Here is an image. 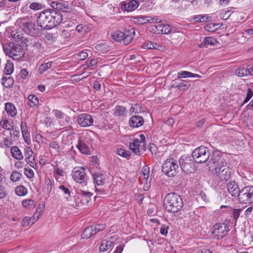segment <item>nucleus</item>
<instances>
[{
    "mask_svg": "<svg viewBox=\"0 0 253 253\" xmlns=\"http://www.w3.org/2000/svg\"><path fill=\"white\" fill-rule=\"evenodd\" d=\"M164 206L168 211L175 213L181 209L183 203L179 195L175 193H170L166 196Z\"/></svg>",
    "mask_w": 253,
    "mask_h": 253,
    "instance_id": "nucleus-1",
    "label": "nucleus"
},
{
    "mask_svg": "<svg viewBox=\"0 0 253 253\" xmlns=\"http://www.w3.org/2000/svg\"><path fill=\"white\" fill-rule=\"evenodd\" d=\"M214 171L216 176L222 181H227L231 177V169L225 161H221L217 164Z\"/></svg>",
    "mask_w": 253,
    "mask_h": 253,
    "instance_id": "nucleus-2",
    "label": "nucleus"
},
{
    "mask_svg": "<svg viewBox=\"0 0 253 253\" xmlns=\"http://www.w3.org/2000/svg\"><path fill=\"white\" fill-rule=\"evenodd\" d=\"M135 30L132 28L125 30L124 32L117 31L115 32L112 36L113 39L118 42H123L124 44H129L134 37Z\"/></svg>",
    "mask_w": 253,
    "mask_h": 253,
    "instance_id": "nucleus-3",
    "label": "nucleus"
},
{
    "mask_svg": "<svg viewBox=\"0 0 253 253\" xmlns=\"http://www.w3.org/2000/svg\"><path fill=\"white\" fill-rule=\"evenodd\" d=\"M139 138H135L133 141L129 143V148L133 153L140 155V151H145L146 149V141L144 134L139 135Z\"/></svg>",
    "mask_w": 253,
    "mask_h": 253,
    "instance_id": "nucleus-4",
    "label": "nucleus"
},
{
    "mask_svg": "<svg viewBox=\"0 0 253 253\" xmlns=\"http://www.w3.org/2000/svg\"><path fill=\"white\" fill-rule=\"evenodd\" d=\"M211 153L209 149L201 146L195 149L192 152V157L197 163H204L209 159Z\"/></svg>",
    "mask_w": 253,
    "mask_h": 253,
    "instance_id": "nucleus-5",
    "label": "nucleus"
},
{
    "mask_svg": "<svg viewBox=\"0 0 253 253\" xmlns=\"http://www.w3.org/2000/svg\"><path fill=\"white\" fill-rule=\"evenodd\" d=\"M18 22L20 24V26L24 31L33 37H36L39 33V29L36 28L35 24L28 17L19 19Z\"/></svg>",
    "mask_w": 253,
    "mask_h": 253,
    "instance_id": "nucleus-6",
    "label": "nucleus"
},
{
    "mask_svg": "<svg viewBox=\"0 0 253 253\" xmlns=\"http://www.w3.org/2000/svg\"><path fill=\"white\" fill-rule=\"evenodd\" d=\"M178 169V164L173 159L166 160L162 166V171L169 177L175 176Z\"/></svg>",
    "mask_w": 253,
    "mask_h": 253,
    "instance_id": "nucleus-7",
    "label": "nucleus"
},
{
    "mask_svg": "<svg viewBox=\"0 0 253 253\" xmlns=\"http://www.w3.org/2000/svg\"><path fill=\"white\" fill-rule=\"evenodd\" d=\"M238 197L241 203L247 204L253 203V186L242 188L240 190Z\"/></svg>",
    "mask_w": 253,
    "mask_h": 253,
    "instance_id": "nucleus-8",
    "label": "nucleus"
},
{
    "mask_svg": "<svg viewBox=\"0 0 253 253\" xmlns=\"http://www.w3.org/2000/svg\"><path fill=\"white\" fill-rule=\"evenodd\" d=\"M92 194L89 192L81 190L74 196L75 204L72 205L74 207H80L87 204L90 200Z\"/></svg>",
    "mask_w": 253,
    "mask_h": 253,
    "instance_id": "nucleus-9",
    "label": "nucleus"
},
{
    "mask_svg": "<svg viewBox=\"0 0 253 253\" xmlns=\"http://www.w3.org/2000/svg\"><path fill=\"white\" fill-rule=\"evenodd\" d=\"M50 15L49 9L40 12L37 19L38 25L44 29H51L52 26H50V23L52 17Z\"/></svg>",
    "mask_w": 253,
    "mask_h": 253,
    "instance_id": "nucleus-10",
    "label": "nucleus"
},
{
    "mask_svg": "<svg viewBox=\"0 0 253 253\" xmlns=\"http://www.w3.org/2000/svg\"><path fill=\"white\" fill-rule=\"evenodd\" d=\"M5 53L14 60H19L24 55L23 49L19 44L12 43L9 48L5 49Z\"/></svg>",
    "mask_w": 253,
    "mask_h": 253,
    "instance_id": "nucleus-11",
    "label": "nucleus"
},
{
    "mask_svg": "<svg viewBox=\"0 0 253 253\" xmlns=\"http://www.w3.org/2000/svg\"><path fill=\"white\" fill-rule=\"evenodd\" d=\"M86 169L83 167H77L74 168L72 176L74 180L79 183H86L87 180Z\"/></svg>",
    "mask_w": 253,
    "mask_h": 253,
    "instance_id": "nucleus-12",
    "label": "nucleus"
},
{
    "mask_svg": "<svg viewBox=\"0 0 253 253\" xmlns=\"http://www.w3.org/2000/svg\"><path fill=\"white\" fill-rule=\"evenodd\" d=\"M229 231L228 226L224 223H216L213 227L211 232L213 237L216 239L224 238Z\"/></svg>",
    "mask_w": 253,
    "mask_h": 253,
    "instance_id": "nucleus-13",
    "label": "nucleus"
},
{
    "mask_svg": "<svg viewBox=\"0 0 253 253\" xmlns=\"http://www.w3.org/2000/svg\"><path fill=\"white\" fill-rule=\"evenodd\" d=\"M77 122L82 127H88L92 125L93 119L88 114H81L78 116Z\"/></svg>",
    "mask_w": 253,
    "mask_h": 253,
    "instance_id": "nucleus-14",
    "label": "nucleus"
},
{
    "mask_svg": "<svg viewBox=\"0 0 253 253\" xmlns=\"http://www.w3.org/2000/svg\"><path fill=\"white\" fill-rule=\"evenodd\" d=\"M139 3L136 0H127L121 2V8L126 11H132L135 10L139 6Z\"/></svg>",
    "mask_w": 253,
    "mask_h": 253,
    "instance_id": "nucleus-15",
    "label": "nucleus"
},
{
    "mask_svg": "<svg viewBox=\"0 0 253 253\" xmlns=\"http://www.w3.org/2000/svg\"><path fill=\"white\" fill-rule=\"evenodd\" d=\"M179 165L183 171L187 173L191 172L192 162L189 157L184 156H181L179 159Z\"/></svg>",
    "mask_w": 253,
    "mask_h": 253,
    "instance_id": "nucleus-16",
    "label": "nucleus"
},
{
    "mask_svg": "<svg viewBox=\"0 0 253 253\" xmlns=\"http://www.w3.org/2000/svg\"><path fill=\"white\" fill-rule=\"evenodd\" d=\"M51 19L50 22V26L52 28L58 25L63 20L62 15L61 13L54 9H49Z\"/></svg>",
    "mask_w": 253,
    "mask_h": 253,
    "instance_id": "nucleus-17",
    "label": "nucleus"
},
{
    "mask_svg": "<svg viewBox=\"0 0 253 253\" xmlns=\"http://www.w3.org/2000/svg\"><path fill=\"white\" fill-rule=\"evenodd\" d=\"M25 161L32 168L36 166L35 156L32 149L30 147H26L25 149Z\"/></svg>",
    "mask_w": 253,
    "mask_h": 253,
    "instance_id": "nucleus-18",
    "label": "nucleus"
},
{
    "mask_svg": "<svg viewBox=\"0 0 253 253\" xmlns=\"http://www.w3.org/2000/svg\"><path fill=\"white\" fill-rule=\"evenodd\" d=\"M144 124L143 118L138 115H134L130 118L129 120V124L131 127H139L142 126Z\"/></svg>",
    "mask_w": 253,
    "mask_h": 253,
    "instance_id": "nucleus-19",
    "label": "nucleus"
},
{
    "mask_svg": "<svg viewBox=\"0 0 253 253\" xmlns=\"http://www.w3.org/2000/svg\"><path fill=\"white\" fill-rule=\"evenodd\" d=\"M135 22L138 24H144L147 23H152L154 20L156 21L159 20L158 17H153L146 16H138L134 18Z\"/></svg>",
    "mask_w": 253,
    "mask_h": 253,
    "instance_id": "nucleus-20",
    "label": "nucleus"
},
{
    "mask_svg": "<svg viewBox=\"0 0 253 253\" xmlns=\"http://www.w3.org/2000/svg\"><path fill=\"white\" fill-rule=\"evenodd\" d=\"M227 189L232 196H238L240 189L238 185L235 181H230L227 184Z\"/></svg>",
    "mask_w": 253,
    "mask_h": 253,
    "instance_id": "nucleus-21",
    "label": "nucleus"
},
{
    "mask_svg": "<svg viewBox=\"0 0 253 253\" xmlns=\"http://www.w3.org/2000/svg\"><path fill=\"white\" fill-rule=\"evenodd\" d=\"M50 6L54 10L56 9L62 12H67L69 8V5L67 3H63L57 1L51 2Z\"/></svg>",
    "mask_w": 253,
    "mask_h": 253,
    "instance_id": "nucleus-22",
    "label": "nucleus"
},
{
    "mask_svg": "<svg viewBox=\"0 0 253 253\" xmlns=\"http://www.w3.org/2000/svg\"><path fill=\"white\" fill-rule=\"evenodd\" d=\"M117 239L115 237L112 236L108 240H103L99 247L100 252H105L108 250Z\"/></svg>",
    "mask_w": 253,
    "mask_h": 253,
    "instance_id": "nucleus-23",
    "label": "nucleus"
},
{
    "mask_svg": "<svg viewBox=\"0 0 253 253\" xmlns=\"http://www.w3.org/2000/svg\"><path fill=\"white\" fill-rule=\"evenodd\" d=\"M54 115L56 119L60 120L59 123L61 124L62 120H65L66 123H68L70 121V117L66 115L64 113L58 110H54L53 111Z\"/></svg>",
    "mask_w": 253,
    "mask_h": 253,
    "instance_id": "nucleus-24",
    "label": "nucleus"
},
{
    "mask_svg": "<svg viewBox=\"0 0 253 253\" xmlns=\"http://www.w3.org/2000/svg\"><path fill=\"white\" fill-rule=\"evenodd\" d=\"M5 110L8 115L11 117H14L17 114V109L12 103L6 102L5 104Z\"/></svg>",
    "mask_w": 253,
    "mask_h": 253,
    "instance_id": "nucleus-25",
    "label": "nucleus"
},
{
    "mask_svg": "<svg viewBox=\"0 0 253 253\" xmlns=\"http://www.w3.org/2000/svg\"><path fill=\"white\" fill-rule=\"evenodd\" d=\"M10 153L12 157L16 160H21L23 159V155L19 148L16 146H13L10 148Z\"/></svg>",
    "mask_w": 253,
    "mask_h": 253,
    "instance_id": "nucleus-26",
    "label": "nucleus"
},
{
    "mask_svg": "<svg viewBox=\"0 0 253 253\" xmlns=\"http://www.w3.org/2000/svg\"><path fill=\"white\" fill-rule=\"evenodd\" d=\"M77 147L82 154H88L89 153L88 147L84 141L82 140L80 138L78 140Z\"/></svg>",
    "mask_w": 253,
    "mask_h": 253,
    "instance_id": "nucleus-27",
    "label": "nucleus"
},
{
    "mask_svg": "<svg viewBox=\"0 0 253 253\" xmlns=\"http://www.w3.org/2000/svg\"><path fill=\"white\" fill-rule=\"evenodd\" d=\"M1 84L6 88L11 87L14 84L13 79L9 76H3L1 79Z\"/></svg>",
    "mask_w": 253,
    "mask_h": 253,
    "instance_id": "nucleus-28",
    "label": "nucleus"
},
{
    "mask_svg": "<svg viewBox=\"0 0 253 253\" xmlns=\"http://www.w3.org/2000/svg\"><path fill=\"white\" fill-rule=\"evenodd\" d=\"M222 161H225L224 159L221 158V154L218 151H213L211 155V161L213 164H218V163Z\"/></svg>",
    "mask_w": 253,
    "mask_h": 253,
    "instance_id": "nucleus-29",
    "label": "nucleus"
},
{
    "mask_svg": "<svg viewBox=\"0 0 253 253\" xmlns=\"http://www.w3.org/2000/svg\"><path fill=\"white\" fill-rule=\"evenodd\" d=\"M217 43V41L215 38L211 37H206L204 39L203 42L199 45V46L200 47H203L206 45H213L216 44Z\"/></svg>",
    "mask_w": 253,
    "mask_h": 253,
    "instance_id": "nucleus-30",
    "label": "nucleus"
},
{
    "mask_svg": "<svg viewBox=\"0 0 253 253\" xmlns=\"http://www.w3.org/2000/svg\"><path fill=\"white\" fill-rule=\"evenodd\" d=\"M250 71L248 68V66L246 67H242L238 68L235 71V74L237 76L240 77L249 76Z\"/></svg>",
    "mask_w": 253,
    "mask_h": 253,
    "instance_id": "nucleus-31",
    "label": "nucleus"
},
{
    "mask_svg": "<svg viewBox=\"0 0 253 253\" xmlns=\"http://www.w3.org/2000/svg\"><path fill=\"white\" fill-rule=\"evenodd\" d=\"M94 183L97 186L102 184L104 180V175L99 172H95L92 174Z\"/></svg>",
    "mask_w": 253,
    "mask_h": 253,
    "instance_id": "nucleus-32",
    "label": "nucleus"
},
{
    "mask_svg": "<svg viewBox=\"0 0 253 253\" xmlns=\"http://www.w3.org/2000/svg\"><path fill=\"white\" fill-rule=\"evenodd\" d=\"M126 112V109L125 107L122 106H116L114 111L113 114L116 117H124Z\"/></svg>",
    "mask_w": 253,
    "mask_h": 253,
    "instance_id": "nucleus-33",
    "label": "nucleus"
},
{
    "mask_svg": "<svg viewBox=\"0 0 253 253\" xmlns=\"http://www.w3.org/2000/svg\"><path fill=\"white\" fill-rule=\"evenodd\" d=\"M150 168L145 166L142 169L141 176L139 177L140 179H143L146 182H147L149 177Z\"/></svg>",
    "mask_w": 253,
    "mask_h": 253,
    "instance_id": "nucleus-34",
    "label": "nucleus"
},
{
    "mask_svg": "<svg viewBox=\"0 0 253 253\" xmlns=\"http://www.w3.org/2000/svg\"><path fill=\"white\" fill-rule=\"evenodd\" d=\"M14 70L13 63L10 60H8L5 65L4 73L6 76H9Z\"/></svg>",
    "mask_w": 253,
    "mask_h": 253,
    "instance_id": "nucleus-35",
    "label": "nucleus"
},
{
    "mask_svg": "<svg viewBox=\"0 0 253 253\" xmlns=\"http://www.w3.org/2000/svg\"><path fill=\"white\" fill-rule=\"evenodd\" d=\"M52 64L53 62L52 61H49L40 65L38 69L39 73L40 74H42L49 69L51 68Z\"/></svg>",
    "mask_w": 253,
    "mask_h": 253,
    "instance_id": "nucleus-36",
    "label": "nucleus"
},
{
    "mask_svg": "<svg viewBox=\"0 0 253 253\" xmlns=\"http://www.w3.org/2000/svg\"><path fill=\"white\" fill-rule=\"evenodd\" d=\"M12 144V141L8 137H4L2 141H0V147L4 149H8Z\"/></svg>",
    "mask_w": 253,
    "mask_h": 253,
    "instance_id": "nucleus-37",
    "label": "nucleus"
},
{
    "mask_svg": "<svg viewBox=\"0 0 253 253\" xmlns=\"http://www.w3.org/2000/svg\"><path fill=\"white\" fill-rule=\"evenodd\" d=\"M28 100L29 102L30 106L31 108L36 107L39 102L38 98L34 94H30L28 97Z\"/></svg>",
    "mask_w": 253,
    "mask_h": 253,
    "instance_id": "nucleus-38",
    "label": "nucleus"
},
{
    "mask_svg": "<svg viewBox=\"0 0 253 253\" xmlns=\"http://www.w3.org/2000/svg\"><path fill=\"white\" fill-rule=\"evenodd\" d=\"M92 235H93L92 227H91V226H89L86 227L84 230L82 237L83 239H88Z\"/></svg>",
    "mask_w": 253,
    "mask_h": 253,
    "instance_id": "nucleus-39",
    "label": "nucleus"
},
{
    "mask_svg": "<svg viewBox=\"0 0 253 253\" xmlns=\"http://www.w3.org/2000/svg\"><path fill=\"white\" fill-rule=\"evenodd\" d=\"M15 193L18 196H23L27 194V189L23 186H18L15 189Z\"/></svg>",
    "mask_w": 253,
    "mask_h": 253,
    "instance_id": "nucleus-40",
    "label": "nucleus"
},
{
    "mask_svg": "<svg viewBox=\"0 0 253 253\" xmlns=\"http://www.w3.org/2000/svg\"><path fill=\"white\" fill-rule=\"evenodd\" d=\"M22 177V174L20 172L14 170L12 172L10 175V178L11 180L14 182L19 181Z\"/></svg>",
    "mask_w": 253,
    "mask_h": 253,
    "instance_id": "nucleus-41",
    "label": "nucleus"
},
{
    "mask_svg": "<svg viewBox=\"0 0 253 253\" xmlns=\"http://www.w3.org/2000/svg\"><path fill=\"white\" fill-rule=\"evenodd\" d=\"M143 111H144L143 108L138 104H133L130 109V113H134L136 114Z\"/></svg>",
    "mask_w": 253,
    "mask_h": 253,
    "instance_id": "nucleus-42",
    "label": "nucleus"
},
{
    "mask_svg": "<svg viewBox=\"0 0 253 253\" xmlns=\"http://www.w3.org/2000/svg\"><path fill=\"white\" fill-rule=\"evenodd\" d=\"M117 154L124 158H128L130 156V153L129 151L122 148H118L116 151Z\"/></svg>",
    "mask_w": 253,
    "mask_h": 253,
    "instance_id": "nucleus-43",
    "label": "nucleus"
},
{
    "mask_svg": "<svg viewBox=\"0 0 253 253\" xmlns=\"http://www.w3.org/2000/svg\"><path fill=\"white\" fill-rule=\"evenodd\" d=\"M190 86L189 81L183 80L180 83H178V85L177 86V88L182 90H184L188 89Z\"/></svg>",
    "mask_w": 253,
    "mask_h": 253,
    "instance_id": "nucleus-44",
    "label": "nucleus"
},
{
    "mask_svg": "<svg viewBox=\"0 0 253 253\" xmlns=\"http://www.w3.org/2000/svg\"><path fill=\"white\" fill-rule=\"evenodd\" d=\"M234 8L233 7H230L225 12L220 14V16L222 17V19L224 20L227 19L230 16L231 13L234 12Z\"/></svg>",
    "mask_w": 253,
    "mask_h": 253,
    "instance_id": "nucleus-45",
    "label": "nucleus"
},
{
    "mask_svg": "<svg viewBox=\"0 0 253 253\" xmlns=\"http://www.w3.org/2000/svg\"><path fill=\"white\" fill-rule=\"evenodd\" d=\"M23 206L25 208H34L35 207V201L31 199H27L22 202Z\"/></svg>",
    "mask_w": 253,
    "mask_h": 253,
    "instance_id": "nucleus-46",
    "label": "nucleus"
},
{
    "mask_svg": "<svg viewBox=\"0 0 253 253\" xmlns=\"http://www.w3.org/2000/svg\"><path fill=\"white\" fill-rule=\"evenodd\" d=\"M95 192L96 193V196L104 197L108 194V191L104 190L102 188H95Z\"/></svg>",
    "mask_w": 253,
    "mask_h": 253,
    "instance_id": "nucleus-47",
    "label": "nucleus"
},
{
    "mask_svg": "<svg viewBox=\"0 0 253 253\" xmlns=\"http://www.w3.org/2000/svg\"><path fill=\"white\" fill-rule=\"evenodd\" d=\"M0 125L2 128L5 129L10 130L11 129V125L9 121L6 119L1 120L0 122Z\"/></svg>",
    "mask_w": 253,
    "mask_h": 253,
    "instance_id": "nucleus-48",
    "label": "nucleus"
},
{
    "mask_svg": "<svg viewBox=\"0 0 253 253\" xmlns=\"http://www.w3.org/2000/svg\"><path fill=\"white\" fill-rule=\"evenodd\" d=\"M253 90L251 88H248L247 90V93L246 94V98L245 100L243 101V104L244 105L246 103H247L253 97Z\"/></svg>",
    "mask_w": 253,
    "mask_h": 253,
    "instance_id": "nucleus-49",
    "label": "nucleus"
},
{
    "mask_svg": "<svg viewBox=\"0 0 253 253\" xmlns=\"http://www.w3.org/2000/svg\"><path fill=\"white\" fill-rule=\"evenodd\" d=\"M12 38L14 39L15 42H19L23 40V34L20 32H16L14 33V32H12L11 34Z\"/></svg>",
    "mask_w": 253,
    "mask_h": 253,
    "instance_id": "nucleus-50",
    "label": "nucleus"
},
{
    "mask_svg": "<svg viewBox=\"0 0 253 253\" xmlns=\"http://www.w3.org/2000/svg\"><path fill=\"white\" fill-rule=\"evenodd\" d=\"M191 75V72L186 71H180L177 73V78L178 79L186 78L187 77H190Z\"/></svg>",
    "mask_w": 253,
    "mask_h": 253,
    "instance_id": "nucleus-51",
    "label": "nucleus"
},
{
    "mask_svg": "<svg viewBox=\"0 0 253 253\" xmlns=\"http://www.w3.org/2000/svg\"><path fill=\"white\" fill-rule=\"evenodd\" d=\"M8 195L5 186L0 183V199L5 198Z\"/></svg>",
    "mask_w": 253,
    "mask_h": 253,
    "instance_id": "nucleus-52",
    "label": "nucleus"
},
{
    "mask_svg": "<svg viewBox=\"0 0 253 253\" xmlns=\"http://www.w3.org/2000/svg\"><path fill=\"white\" fill-rule=\"evenodd\" d=\"M29 8L34 10H38L42 9V5L38 2H32L30 5Z\"/></svg>",
    "mask_w": 253,
    "mask_h": 253,
    "instance_id": "nucleus-53",
    "label": "nucleus"
},
{
    "mask_svg": "<svg viewBox=\"0 0 253 253\" xmlns=\"http://www.w3.org/2000/svg\"><path fill=\"white\" fill-rule=\"evenodd\" d=\"M52 188V183L50 179H48L45 181V185L44 189L48 194H49Z\"/></svg>",
    "mask_w": 253,
    "mask_h": 253,
    "instance_id": "nucleus-54",
    "label": "nucleus"
},
{
    "mask_svg": "<svg viewBox=\"0 0 253 253\" xmlns=\"http://www.w3.org/2000/svg\"><path fill=\"white\" fill-rule=\"evenodd\" d=\"M170 31L171 28L169 25L162 24V27L161 29L162 34H168L170 33Z\"/></svg>",
    "mask_w": 253,
    "mask_h": 253,
    "instance_id": "nucleus-55",
    "label": "nucleus"
},
{
    "mask_svg": "<svg viewBox=\"0 0 253 253\" xmlns=\"http://www.w3.org/2000/svg\"><path fill=\"white\" fill-rule=\"evenodd\" d=\"M24 174L28 178H31L34 176V172L32 169L28 168H24Z\"/></svg>",
    "mask_w": 253,
    "mask_h": 253,
    "instance_id": "nucleus-56",
    "label": "nucleus"
},
{
    "mask_svg": "<svg viewBox=\"0 0 253 253\" xmlns=\"http://www.w3.org/2000/svg\"><path fill=\"white\" fill-rule=\"evenodd\" d=\"M162 27V24H160L157 25L152 26L151 27V30L155 33L161 34V29Z\"/></svg>",
    "mask_w": 253,
    "mask_h": 253,
    "instance_id": "nucleus-57",
    "label": "nucleus"
},
{
    "mask_svg": "<svg viewBox=\"0 0 253 253\" xmlns=\"http://www.w3.org/2000/svg\"><path fill=\"white\" fill-rule=\"evenodd\" d=\"M241 209H234L232 211V216L236 221L239 218Z\"/></svg>",
    "mask_w": 253,
    "mask_h": 253,
    "instance_id": "nucleus-58",
    "label": "nucleus"
},
{
    "mask_svg": "<svg viewBox=\"0 0 253 253\" xmlns=\"http://www.w3.org/2000/svg\"><path fill=\"white\" fill-rule=\"evenodd\" d=\"M59 189L61 190L65 195H67L68 197H70V191L69 189L65 187L64 185H60L59 187Z\"/></svg>",
    "mask_w": 253,
    "mask_h": 253,
    "instance_id": "nucleus-59",
    "label": "nucleus"
},
{
    "mask_svg": "<svg viewBox=\"0 0 253 253\" xmlns=\"http://www.w3.org/2000/svg\"><path fill=\"white\" fill-rule=\"evenodd\" d=\"M78 56L79 60H83L87 57L88 54L86 52L81 51L78 53Z\"/></svg>",
    "mask_w": 253,
    "mask_h": 253,
    "instance_id": "nucleus-60",
    "label": "nucleus"
},
{
    "mask_svg": "<svg viewBox=\"0 0 253 253\" xmlns=\"http://www.w3.org/2000/svg\"><path fill=\"white\" fill-rule=\"evenodd\" d=\"M169 228V226L166 225H163L160 229V233L164 236H166L168 234V229Z\"/></svg>",
    "mask_w": 253,
    "mask_h": 253,
    "instance_id": "nucleus-61",
    "label": "nucleus"
},
{
    "mask_svg": "<svg viewBox=\"0 0 253 253\" xmlns=\"http://www.w3.org/2000/svg\"><path fill=\"white\" fill-rule=\"evenodd\" d=\"M97 63V61L96 59H92L89 61H87L85 64L87 67L93 66L95 65Z\"/></svg>",
    "mask_w": 253,
    "mask_h": 253,
    "instance_id": "nucleus-62",
    "label": "nucleus"
},
{
    "mask_svg": "<svg viewBox=\"0 0 253 253\" xmlns=\"http://www.w3.org/2000/svg\"><path fill=\"white\" fill-rule=\"evenodd\" d=\"M49 146L50 148L57 151L59 148L58 144L56 141H52L49 143Z\"/></svg>",
    "mask_w": 253,
    "mask_h": 253,
    "instance_id": "nucleus-63",
    "label": "nucleus"
},
{
    "mask_svg": "<svg viewBox=\"0 0 253 253\" xmlns=\"http://www.w3.org/2000/svg\"><path fill=\"white\" fill-rule=\"evenodd\" d=\"M22 224L23 226L31 224V218L29 216H25L22 220Z\"/></svg>",
    "mask_w": 253,
    "mask_h": 253,
    "instance_id": "nucleus-64",
    "label": "nucleus"
}]
</instances>
